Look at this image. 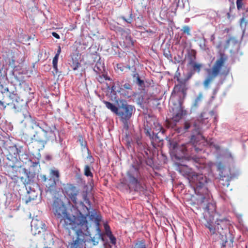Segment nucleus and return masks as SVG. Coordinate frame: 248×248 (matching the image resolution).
Instances as JSON below:
<instances>
[{
	"label": "nucleus",
	"instance_id": "nucleus-14",
	"mask_svg": "<svg viewBox=\"0 0 248 248\" xmlns=\"http://www.w3.org/2000/svg\"><path fill=\"white\" fill-rule=\"evenodd\" d=\"M56 128L55 125L52 126V128L43 132L42 134L36 132L33 137L36 141L41 143L43 147H44L45 145L49 141L53 142L54 140L57 141L55 131Z\"/></svg>",
	"mask_w": 248,
	"mask_h": 248
},
{
	"label": "nucleus",
	"instance_id": "nucleus-46",
	"mask_svg": "<svg viewBox=\"0 0 248 248\" xmlns=\"http://www.w3.org/2000/svg\"><path fill=\"white\" fill-rule=\"evenodd\" d=\"M6 105H9V104H5L4 102L0 100V107H1L3 109L5 108L6 107Z\"/></svg>",
	"mask_w": 248,
	"mask_h": 248
},
{
	"label": "nucleus",
	"instance_id": "nucleus-27",
	"mask_svg": "<svg viewBox=\"0 0 248 248\" xmlns=\"http://www.w3.org/2000/svg\"><path fill=\"white\" fill-rule=\"evenodd\" d=\"M125 130V132L123 134L122 140L128 146H131L132 142V139L130 136L128 130Z\"/></svg>",
	"mask_w": 248,
	"mask_h": 248
},
{
	"label": "nucleus",
	"instance_id": "nucleus-20",
	"mask_svg": "<svg viewBox=\"0 0 248 248\" xmlns=\"http://www.w3.org/2000/svg\"><path fill=\"white\" fill-rule=\"evenodd\" d=\"M173 117L172 120L174 122H178L184 114V111L182 107V103L181 101L179 100L178 104L175 108H173Z\"/></svg>",
	"mask_w": 248,
	"mask_h": 248
},
{
	"label": "nucleus",
	"instance_id": "nucleus-12",
	"mask_svg": "<svg viewBox=\"0 0 248 248\" xmlns=\"http://www.w3.org/2000/svg\"><path fill=\"white\" fill-rule=\"evenodd\" d=\"M40 180L46 186V192L52 193L56 191L57 183L60 178L59 171L57 169H51L49 176L40 175Z\"/></svg>",
	"mask_w": 248,
	"mask_h": 248
},
{
	"label": "nucleus",
	"instance_id": "nucleus-1",
	"mask_svg": "<svg viewBox=\"0 0 248 248\" xmlns=\"http://www.w3.org/2000/svg\"><path fill=\"white\" fill-rule=\"evenodd\" d=\"M200 124V121L193 120L185 123L184 127L186 131L191 127L193 128L189 142L180 145L175 140L170 141V149L177 159L185 158L186 155L193 154L194 151L197 153L204 152L205 149L203 146L205 143L209 145L212 150H215L217 153H220V148L218 145L213 142H207L205 141L204 137L201 135Z\"/></svg>",
	"mask_w": 248,
	"mask_h": 248
},
{
	"label": "nucleus",
	"instance_id": "nucleus-21",
	"mask_svg": "<svg viewBox=\"0 0 248 248\" xmlns=\"http://www.w3.org/2000/svg\"><path fill=\"white\" fill-rule=\"evenodd\" d=\"M117 19L118 20H121L122 21L121 23H118V24L122 25L124 27H131L132 26L131 24L133 20V15L132 12H130V14L127 17H126L124 16H121L118 17Z\"/></svg>",
	"mask_w": 248,
	"mask_h": 248
},
{
	"label": "nucleus",
	"instance_id": "nucleus-35",
	"mask_svg": "<svg viewBox=\"0 0 248 248\" xmlns=\"http://www.w3.org/2000/svg\"><path fill=\"white\" fill-rule=\"evenodd\" d=\"M217 167L218 170L219 171V175L220 176H222L223 174H224L223 171L225 170L224 166L221 162H218L217 164Z\"/></svg>",
	"mask_w": 248,
	"mask_h": 248
},
{
	"label": "nucleus",
	"instance_id": "nucleus-57",
	"mask_svg": "<svg viewBox=\"0 0 248 248\" xmlns=\"http://www.w3.org/2000/svg\"><path fill=\"white\" fill-rule=\"evenodd\" d=\"M46 158L48 159H49L50 158V156H46Z\"/></svg>",
	"mask_w": 248,
	"mask_h": 248
},
{
	"label": "nucleus",
	"instance_id": "nucleus-58",
	"mask_svg": "<svg viewBox=\"0 0 248 248\" xmlns=\"http://www.w3.org/2000/svg\"><path fill=\"white\" fill-rule=\"evenodd\" d=\"M128 38L129 39V40H130V41H131V37H130V36L128 37Z\"/></svg>",
	"mask_w": 248,
	"mask_h": 248
},
{
	"label": "nucleus",
	"instance_id": "nucleus-33",
	"mask_svg": "<svg viewBox=\"0 0 248 248\" xmlns=\"http://www.w3.org/2000/svg\"><path fill=\"white\" fill-rule=\"evenodd\" d=\"M115 31L120 33L121 35H128L130 33V31L129 29L125 30L124 28L118 26V27L115 28Z\"/></svg>",
	"mask_w": 248,
	"mask_h": 248
},
{
	"label": "nucleus",
	"instance_id": "nucleus-29",
	"mask_svg": "<svg viewBox=\"0 0 248 248\" xmlns=\"http://www.w3.org/2000/svg\"><path fill=\"white\" fill-rule=\"evenodd\" d=\"M173 92L185 95L186 94V86L184 84L177 85L174 87Z\"/></svg>",
	"mask_w": 248,
	"mask_h": 248
},
{
	"label": "nucleus",
	"instance_id": "nucleus-17",
	"mask_svg": "<svg viewBox=\"0 0 248 248\" xmlns=\"http://www.w3.org/2000/svg\"><path fill=\"white\" fill-rule=\"evenodd\" d=\"M24 115L25 118L24 121H25L26 122H31L34 124L36 126L39 127L42 130L43 133L49 130L53 126V125L49 126L46 123L43 121L36 122L28 112H26L25 114H24Z\"/></svg>",
	"mask_w": 248,
	"mask_h": 248
},
{
	"label": "nucleus",
	"instance_id": "nucleus-13",
	"mask_svg": "<svg viewBox=\"0 0 248 248\" xmlns=\"http://www.w3.org/2000/svg\"><path fill=\"white\" fill-rule=\"evenodd\" d=\"M111 93L113 95L119 94L121 96L125 98H129L133 94L132 85L129 82L124 84L117 81L113 83L111 87Z\"/></svg>",
	"mask_w": 248,
	"mask_h": 248
},
{
	"label": "nucleus",
	"instance_id": "nucleus-34",
	"mask_svg": "<svg viewBox=\"0 0 248 248\" xmlns=\"http://www.w3.org/2000/svg\"><path fill=\"white\" fill-rule=\"evenodd\" d=\"M84 174L87 177H93V174L91 172V167L89 165H86L84 170Z\"/></svg>",
	"mask_w": 248,
	"mask_h": 248
},
{
	"label": "nucleus",
	"instance_id": "nucleus-44",
	"mask_svg": "<svg viewBox=\"0 0 248 248\" xmlns=\"http://www.w3.org/2000/svg\"><path fill=\"white\" fill-rule=\"evenodd\" d=\"M206 39L203 38L202 40L201 41L200 43V46L201 49L203 50H205L206 48Z\"/></svg>",
	"mask_w": 248,
	"mask_h": 248
},
{
	"label": "nucleus",
	"instance_id": "nucleus-28",
	"mask_svg": "<svg viewBox=\"0 0 248 248\" xmlns=\"http://www.w3.org/2000/svg\"><path fill=\"white\" fill-rule=\"evenodd\" d=\"M196 52L194 50H191L187 52V60L188 65L195 62Z\"/></svg>",
	"mask_w": 248,
	"mask_h": 248
},
{
	"label": "nucleus",
	"instance_id": "nucleus-47",
	"mask_svg": "<svg viewBox=\"0 0 248 248\" xmlns=\"http://www.w3.org/2000/svg\"><path fill=\"white\" fill-rule=\"evenodd\" d=\"M210 114L211 116L214 117V119L215 120L216 119V112L214 111H213V110L211 111L210 112Z\"/></svg>",
	"mask_w": 248,
	"mask_h": 248
},
{
	"label": "nucleus",
	"instance_id": "nucleus-16",
	"mask_svg": "<svg viewBox=\"0 0 248 248\" xmlns=\"http://www.w3.org/2000/svg\"><path fill=\"white\" fill-rule=\"evenodd\" d=\"M5 80L4 77H0V92L3 94L6 93H9V97L13 101H15L18 102V98L19 96L17 93V91L16 89L14 91L10 89L7 84L2 83V80Z\"/></svg>",
	"mask_w": 248,
	"mask_h": 248
},
{
	"label": "nucleus",
	"instance_id": "nucleus-15",
	"mask_svg": "<svg viewBox=\"0 0 248 248\" xmlns=\"http://www.w3.org/2000/svg\"><path fill=\"white\" fill-rule=\"evenodd\" d=\"M93 71L96 74V79L100 83H103L105 80H111V79L108 76L107 72L105 70L104 64L99 59L95 63Z\"/></svg>",
	"mask_w": 248,
	"mask_h": 248
},
{
	"label": "nucleus",
	"instance_id": "nucleus-5",
	"mask_svg": "<svg viewBox=\"0 0 248 248\" xmlns=\"http://www.w3.org/2000/svg\"><path fill=\"white\" fill-rule=\"evenodd\" d=\"M210 210L213 212L215 210V207L213 204L208 202L203 213L204 218L206 220L205 226L212 234H215L216 232L221 234V231L228 229L230 225L229 221L225 218L217 219L214 223L213 217L210 215Z\"/></svg>",
	"mask_w": 248,
	"mask_h": 248
},
{
	"label": "nucleus",
	"instance_id": "nucleus-9",
	"mask_svg": "<svg viewBox=\"0 0 248 248\" xmlns=\"http://www.w3.org/2000/svg\"><path fill=\"white\" fill-rule=\"evenodd\" d=\"M84 201L86 203H88L90 205V207H87L89 209V213L87 215H86L85 213H83L80 215L78 212L76 211V213L77 214V217L83 216L86 217V220H87L86 217L89 216L90 220L94 222L96 233L95 236L92 238V241L93 245H96L98 244L100 240H103V234L101 232V229L99 228L101 217L100 215H97L94 210L93 212H91V214H90V208L91 207V202L87 198L86 196H84ZM86 221H87V220Z\"/></svg>",
	"mask_w": 248,
	"mask_h": 248
},
{
	"label": "nucleus",
	"instance_id": "nucleus-36",
	"mask_svg": "<svg viewBox=\"0 0 248 248\" xmlns=\"http://www.w3.org/2000/svg\"><path fill=\"white\" fill-rule=\"evenodd\" d=\"M59 57L57 55H55V57L53 59L52 64L53 67L54 71L56 73L58 72V61Z\"/></svg>",
	"mask_w": 248,
	"mask_h": 248
},
{
	"label": "nucleus",
	"instance_id": "nucleus-54",
	"mask_svg": "<svg viewBox=\"0 0 248 248\" xmlns=\"http://www.w3.org/2000/svg\"><path fill=\"white\" fill-rule=\"evenodd\" d=\"M228 243V241H225V242L222 244V247H225L226 245V243Z\"/></svg>",
	"mask_w": 248,
	"mask_h": 248
},
{
	"label": "nucleus",
	"instance_id": "nucleus-52",
	"mask_svg": "<svg viewBox=\"0 0 248 248\" xmlns=\"http://www.w3.org/2000/svg\"><path fill=\"white\" fill-rule=\"evenodd\" d=\"M116 27H118V26H116V25H111L110 27V28L111 30H113L115 31V28Z\"/></svg>",
	"mask_w": 248,
	"mask_h": 248
},
{
	"label": "nucleus",
	"instance_id": "nucleus-7",
	"mask_svg": "<svg viewBox=\"0 0 248 248\" xmlns=\"http://www.w3.org/2000/svg\"><path fill=\"white\" fill-rule=\"evenodd\" d=\"M75 232L76 238L69 245V248H85L86 242L92 241L90 232L89 231L88 222L71 228Z\"/></svg>",
	"mask_w": 248,
	"mask_h": 248
},
{
	"label": "nucleus",
	"instance_id": "nucleus-11",
	"mask_svg": "<svg viewBox=\"0 0 248 248\" xmlns=\"http://www.w3.org/2000/svg\"><path fill=\"white\" fill-rule=\"evenodd\" d=\"M119 105V110L117 115L121 118L123 123L124 128L127 130L130 124V119L133 113L134 106L127 104L124 100H120Z\"/></svg>",
	"mask_w": 248,
	"mask_h": 248
},
{
	"label": "nucleus",
	"instance_id": "nucleus-40",
	"mask_svg": "<svg viewBox=\"0 0 248 248\" xmlns=\"http://www.w3.org/2000/svg\"><path fill=\"white\" fill-rule=\"evenodd\" d=\"M243 0H236V6L237 8L239 10L244 9V4L242 2Z\"/></svg>",
	"mask_w": 248,
	"mask_h": 248
},
{
	"label": "nucleus",
	"instance_id": "nucleus-37",
	"mask_svg": "<svg viewBox=\"0 0 248 248\" xmlns=\"http://www.w3.org/2000/svg\"><path fill=\"white\" fill-rule=\"evenodd\" d=\"M13 76L14 80L12 81V82H14L15 85L18 84L19 86L20 82H24L20 79V78L18 77L17 74H15L14 72H13Z\"/></svg>",
	"mask_w": 248,
	"mask_h": 248
},
{
	"label": "nucleus",
	"instance_id": "nucleus-50",
	"mask_svg": "<svg viewBox=\"0 0 248 248\" xmlns=\"http://www.w3.org/2000/svg\"><path fill=\"white\" fill-rule=\"evenodd\" d=\"M132 74H138V73L136 72V68L135 66L132 67Z\"/></svg>",
	"mask_w": 248,
	"mask_h": 248
},
{
	"label": "nucleus",
	"instance_id": "nucleus-39",
	"mask_svg": "<svg viewBox=\"0 0 248 248\" xmlns=\"http://www.w3.org/2000/svg\"><path fill=\"white\" fill-rule=\"evenodd\" d=\"M108 237H109L110 242L112 244H115L116 242V239L115 237L112 234L111 232H108Z\"/></svg>",
	"mask_w": 248,
	"mask_h": 248
},
{
	"label": "nucleus",
	"instance_id": "nucleus-38",
	"mask_svg": "<svg viewBox=\"0 0 248 248\" xmlns=\"http://www.w3.org/2000/svg\"><path fill=\"white\" fill-rule=\"evenodd\" d=\"M38 166H39V161L33 162V161H31V165H30V170L34 171L35 169L36 168H37Z\"/></svg>",
	"mask_w": 248,
	"mask_h": 248
},
{
	"label": "nucleus",
	"instance_id": "nucleus-32",
	"mask_svg": "<svg viewBox=\"0 0 248 248\" xmlns=\"http://www.w3.org/2000/svg\"><path fill=\"white\" fill-rule=\"evenodd\" d=\"M189 65L192 67V72L193 73L194 72L199 73L202 67V65L201 64L197 63L196 62L189 64Z\"/></svg>",
	"mask_w": 248,
	"mask_h": 248
},
{
	"label": "nucleus",
	"instance_id": "nucleus-51",
	"mask_svg": "<svg viewBox=\"0 0 248 248\" xmlns=\"http://www.w3.org/2000/svg\"><path fill=\"white\" fill-rule=\"evenodd\" d=\"M61 52V49L60 46H59V49L57 50V53L55 55H57L58 57H59V55H60V54Z\"/></svg>",
	"mask_w": 248,
	"mask_h": 248
},
{
	"label": "nucleus",
	"instance_id": "nucleus-56",
	"mask_svg": "<svg viewBox=\"0 0 248 248\" xmlns=\"http://www.w3.org/2000/svg\"><path fill=\"white\" fill-rule=\"evenodd\" d=\"M48 236L50 237V238L53 239V238H52V235L51 233H49V235H48Z\"/></svg>",
	"mask_w": 248,
	"mask_h": 248
},
{
	"label": "nucleus",
	"instance_id": "nucleus-10",
	"mask_svg": "<svg viewBox=\"0 0 248 248\" xmlns=\"http://www.w3.org/2000/svg\"><path fill=\"white\" fill-rule=\"evenodd\" d=\"M227 59L228 57L225 54L221 53L212 68L206 70L207 77L203 83L205 88L208 89L211 82L219 74Z\"/></svg>",
	"mask_w": 248,
	"mask_h": 248
},
{
	"label": "nucleus",
	"instance_id": "nucleus-8",
	"mask_svg": "<svg viewBox=\"0 0 248 248\" xmlns=\"http://www.w3.org/2000/svg\"><path fill=\"white\" fill-rule=\"evenodd\" d=\"M144 126L145 133L152 140V143L153 141L157 142L160 140L158 136L159 133L161 132L162 134L165 133V130L154 117H146Z\"/></svg>",
	"mask_w": 248,
	"mask_h": 248
},
{
	"label": "nucleus",
	"instance_id": "nucleus-30",
	"mask_svg": "<svg viewBox=\"0 0 248 248\" xmlns=\"http://www.w3.org/2000/svg\"><path fill=\"white\" fill-rule=\"evenodd\" d=\"M104 103L105 104L106 107L108 109H110L112 112L115 113L116 114H118L119 108H118L115 105L106 101H104Z\"/></svg>",
	"mask_w": 248,
	"mask_h": 248
},
{
	"label": "nucleus",
	"instance_id": "nucleus-31",
	"mask_svg": "<svg viewBox=\"0 0 248 248\" xmlns=\"http://www.w3.org/2000/svg\"><path fill=\"white\" fill-rule=\"evenodd\" d=\"M203 99V94L202 93H200L196 98H195L193 104L192 105V108H197L199 107V105L201 103Z\"/></svg>",
	"mask_w": 248,
	"mask_h": 248
},
{
	"label": "nucleus",
	"instance_id": "nucleus-25",
	"mask_svg": "<svg viewBox=\"0 0 248 248\" xmlns=\"http://www.w3.org/2000/svg\"><path fill=\"white\" fill-rule=\"evenodd\" d=\"M131 76L133 78V82L140 88L143 89L145 87L144 81L140 78L139 74H132Z\"/></svg>",
	"mask_w": 248,
	"mask_h": 248
},
{
	"label": "nucleus",
	"instance_id": "nucleus-3",
	"mask_svg": "<svg viewBox=\"0 0 248 248\" xmlns=\"http://www.w3.org/2000/svg\"><path fill=\"white\" fill-rule=\"evenodd\" d=\"M52 212L55 217L60 219V223L66 229L70 230L77 225L87 222L86 217L83 216L76 217L68 213L64 203L58 198L54 199Z\"/></svg>",
	"mask_w": 248,
	"mask_h": 248
},
{
	"label": "nucleus",
	"instance_id": "nucleus-24",
	"mask_svg": "<svg viewBox=\"0 0 248 248\" xmlns=\"http://www.w3.org/2000/svg\"><path fill=\"white\" fill-rule=\"evenodd\" d=\"M24 172L25 174L26 178L24 181V183L25 186L30 184V183L33 181V179L35 176V171L32 172L31 170H28L24 169Z\"/></svg>",
	"mask_w": 248,
	"mask_h": 248
},
{
	"label": "nucleus",
	"instance_id": "nucleus-26",
	"mask_svg": "<svg viewBox=\"0 0 248 248\" xmlns=\"http://www.w3.org/2000/svg\"><path fill=\"white\" fill-rule=\"evenodd\" d=\"M218 185L219 186L228 187L230 185V179L228 176L226 177L225 174H224L222 175V176H220Z\"/></svg>",
	"mask_w": 248,
	"mask_h": 248
},
{
	"label": "nucleus",
	"instance_id": "nucleus-55",
	"mask_svg": "<svg viewBox=\"0 0 248 248\" xmlns=\"http://www.w3.org/2000/svg\"><path fill=\"white\" fill-rule=\"evenodd\" d=\"M16 150L17 152V154L19 155V152H20V151H19L18 149H17V148H16Z\"/></svg>",
	"mask_w": 248,
	"mask_h": 248
},
{
	"label": "nucleus",
	"instance_id": "nucleus-6",
	"mask_svg": "<svg viewBox=\"0 0 248 248\" xmlns=\"http://www.w3.org/2000/svg\"><path fill=\"white\" fill-rule=\"evenodd\" d=\"M65 196L72 202V206L80 215L85 213L89 214V209L84 203L78 200L79 190L72 184H67L62 190Z\"/></svg>",
	"mask_w": 248,
	"mask_h": 248
},
{
	"label": "nucleus",
	"instance_id": "nucleus-22",
	"mask_svg": "<svg viewBox=\"0 0 248 248\" xmlns=\"http://www.w3.org/2000/svg\"><path fill=\"white\" fill-rule=\"evenodd\" d=\"M196 121H200V128L201 130V135H202L203 131L208 129L210 124H209L208 118H206L204 113L201 114V117Z\"/></svg>",
	"mask_w": 248,
	"mask_h": 248
},
{
	"label": "nucleus",
	"instance_id": "nucleus-41",
	"mask_svg": "<svg viewBox=\"0 0 248 248\" xmlns=\"http://www.w3.org/2000/svg\"><path fill=\"white\" fill-rule=\"evenodd\" d=\"M181 31L183 32V33H186L188 35H190V28L188 26H185L183 27V29Z\"/></svg>",
	"mask_w": 248,
	"mask_h": 248
},
{
	"label": "nucleus",
	"instance_id": "nucleus-45",
	"mask_svg": "<svg viewBox=\"0 0 248 248\" xmlns=\"http://www.w3.org/2000/svg\"><path fill=\"white\" fill-rule=\"evenodd\" d=\"M224 156L226 158H230L233 159L232 155L231 153L229 152L228 151H225L224 152Z\"/></svg>",
	"mask_w": 248,
	"mask_h": 248
},
{
	"label": "nucleus",
	"instance_id": "nucleus-42",
	"mask_svg": "<svg viewBox=\"0 0 248 248\" xmlns=\"http://www.w3.org/2000/svg\"><path fill=\"white\" fill-rule=\"evenodd\" d=\"M71 66H72L73 70L74 71H76V70H78V68L81 67V64L78 62L76 61L75 62H73Z\"/></svg>",
	"mask_w": 248,
	"mask_h": 248
},
{
	"label": "nucleus",
	"instance_id": "nucleus-59",
	"mask_svg": "<svg viewBox=\"0 0 248 248\" xmlns=\"http://www.w3.org/2000/svg\"><path fill=\"white\" fill-rule=\"evenodd\" d=\"M231 243H232V240H231Z\"/></svg>",
	"mask_w": 248,
	"mask_h": 248
},
{
	"label": "nucleus",
	"instance_id": "nucleus-48",
	"mask_svg": "<svg viewBox=\"0 0 248 248\" xmlns=\"http://www.w3.org/2000/svg\"><path fill=\"white\" fill-rule=\"evenodd\" d=\"M105 231H106V235L107 236H108V232H111L110 230V228L108 226L106 225L105 226Z\"/></svg>",
	"mask_w": 248,
	"mask_h": 248
},
{
	"label": "nucleus",
	"instance_id": "nucleus-2",
	"mask_svg": "<svg viewBox=\"0 0 248 248\" xmlns=\"http://www.w3.org/2000/svg\"><path fill=\"white\" fill-rule=\"evenodd\" d=\"M194 166L197 170H202L201 173L191 172L190 170L185 167L180 168L179 171L182 175L190 177L195 192L197 195L201 196L202 202H208L210 198L209 189L214 186L213 180L214 176L211 169V163L207 165L200 162L199 159L195 161Z\"/></svg>",
	"mask_w": 248,
	"mask_h": 248
},
{
	"label": "nucleus",
	"instance_id": "nucleus-49",
	"mask_svg": "<svg viewBox=\"0 0 248 248\" xmlns=\"http://www.w3.org/2000/svg\"><path fill=\"white\" fill-rule=\"evenodd\" d=\"M52 35H53V36H54L55 38H56L57 39L60 38V35L57 33H56L55 32H53L52 33Z\"/></svg>",
	"mask_w": 248,
	"mask_h": 248
},
{
	"label": "nucleus",
	"instance_id": "nucleus-19",
	"mask_svg": "<svg viewBox=\"0 0 248 248\" xmlns=\"http://www.w3.org/2000/svg\"><path fill=\"white\" fill-rule=\"evenodd\" d=\"M20 93L23 96H25L28 99H31L34 97L33 92L31 87L26 82H20Z\"/></svg>",
	"mask_w": 248,
	"mask_h": 248
},
{
	"label": "nucleus",
	"instance_id": "nucleus-43",
	"mask_svg": "<svg viewBox=\"0 0 248 248\" xmlns=\"http://www.w3.org/2000/svg\"><path fill=\"white\" fill-rule=\"evenodd\" d=\"M116 67H117V68L118 70H120L121 72H126V71L125 70V65H124L122 63L117 64L116 65Z\"/></svg>",
	"mask_w": 248,
	"mask_h": 248
},
{
	"label": "nucleus",
	"instance_id": "nucleus-4",
	"mask_svg": "<svg viewBox=\"0 0 248 248\" xmlns=\"http://www.w3.org/2000/svg\"><path fill=\"white\" fill-rule=\"evenodd\" d=\"M140 164L134 162L127 172L128 181L130 187L135 191L144 193L146 190L145 178L140 171Z\"/></svg>",
	"mask_w": 248,
	"mask_h": 248
},
{
	"label": "nucleus",
	"instance_id": "nucleus-18",
	"mask_svg": "<svg viewBox=\"0 0 248 248\" xmlns=\"http://www.w3.org/2000/svg\"><path fill=\"white\" fill-rule=\"evenodd\" d=\"M31 232L33 235H35L46 230V225L42 221L33 219L31 222Z\"/></svg>",
	"mask_w": 248,
	"mask_h": 248
},
{
	"label": "nucleus",
	"instance_id": "nucleus-23",
	"mask_svg": "<svg viewBox=\"0 0 248 248\" xmlns=\"http://www.w3.org/2000/svg\"><path fill=\"white\" fill-rule=\"evenodd\" d=\"M27 194L25 196V202L26 203L34 200L37 197L38 193L30 186H26Z\"/></svg>",
	"mask_w": 248,
	"mask_h": 248
},
{
	"label": "nucleus",
	"instance_id": "nucleus-53",
	"mask_svg": "<svg viewBox=\"0 0 248 248\" xmlns=\"http://www.w3.org/2000/svg\"><path fill=\"white\" fill-rule=\"evenodd\" d=\"M125 70L126 69L130 70L131 69H132V67L129 65H127L125 66Z\"/></svg>",
	"mask_w": 248,
	"mask_h": 248
}]
</instances>
